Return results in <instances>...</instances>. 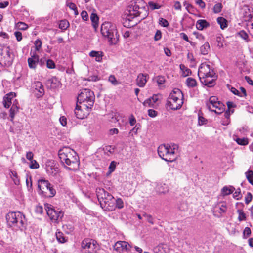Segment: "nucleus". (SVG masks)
<instances>
[{"label": "nucleus", "mask_w": 253, "mask_h": 253, "mask_svg": "<svg viewBox=\"0 0 253 253\" xmlns=\"http://www.w3.org/2000/svg\"><path fill=\"white\" fill-rule=\"evenodd\" d=\"M61 163L64 167L72 171H75L79 168V158L77 153L69 147H64L58 152Z\"/></svg>", "instance_id": "f257e3e1"}, {"label": "nucleus", "mask_w": 253, "mask_h": 253, "mask_svg": "<svg viewBox=\"0 0 253 253\" xmlns=\"http://www.w3.org/2000/svg\"><path fill=\"white\" fill-rule=\"evenodd\" d=\"M96 193L102 209L107 211H112L115 209V199L111 194L101 188H97Z\"/></svg>", "instance_id": "f03ea898"}, {"label": "nucleus", "mask_w": 253, "mask_h": 253, "mask_svg": "<svg viewBox=\"0 0 253 253\" xmlns=\"http://www.w3.org/2000/svg\"><path fill=\"white\" fill-rule=\"evenodd\" d=\"M178 149L177 144H165L160 145L157 149L160 157L167 162H172L176 160V151Z\"/></svg>", "instance_id": "7ed1b4c3"}, {"label": "nucleus", "mask_w": 253, "mask_h": 253, "mask_svg": "<svg viewBox=\"0 0 253 253\" xmlns=\"http://www.w3.org/2000/svg\"><path fill=\"white\" fill-rule=\"evenodd\" d=\"M6 219L9 226L17 227L21 231L26 229V219L22 212H9L6 214Z\"/></svg>", "instance_id": "20e7f679"}, {"label": "nucleus", "mask_w": 253, "mask_h": 253, "mask_svg": "<svg viewBox=\"0 0 253 253\" xmlns=\"http://www.w3.org/2000/svg\"><path fill=\"white\" fill-rule=\"evenodd\" d=\"M101 32L103 36L108 39L110 45H115L118 42L119 35L115 25L110 22H105L101 27Z\"/></svg>", "instance_id": "39448f33"}, {"label": "nucleus", "mask_w": 253, "mask_h": 253, "mask_svg": "<svg viewBox=\"0 0 253 253\" xmlns=\"http://www.w3.org/2000/svg\"><path fill=\"white\" fill-rule=\"evenodd\" d=\"M183 98L182 91L178 88H174L169 95L166 106L171 110L179 109L183 103Z\"/></svg>", "instance_id": "423d86ee"}, {"label": "nucleus", "mask_w": 253, "mask_h": 253, "mask_svg": "<svg viewBox=\"0 0 253 253\" xmlns=\"http://www.w3.org/2000/svg\"><path fill=\"white\" fill-rule=\"evenodd\" d=\"M142 0H138L137 1L133 3L129 6L126 13L127 16L128 20H131L134 17H140L141 19L146 17L148 15L147 12L143 6L140 7L138 4L142 2Z\"/></svg>", "instance_id": "0eeeda50"}, {"label": "nucleus", "mask_w": 253, "mask_h": 253, "mask_svg": "<svg viewBox=\"0 0 253 253\" xmlns=\"http://www.w3.org/2000/svg\"><path fill=\"white\" fill-rule=\"evenodd\" d=\"M38 187L39 194L43 197L50 198L54 197L56 194V190L47 180H39Z\"/></svg>", "instance_id": "6e6552de"}, {"label": "nucleus", "mask_w": 253, "mask_h": 253, "mask_svg": "<svg viewBox=\"0 0 253 253\" xmlns=\"http://www.w3.org/2000/svg\"><path fill=\"white\" fill-rule=\"evenodd\" d=\"M77 102L79 104H85L89 107H92L94 103L95 96L93 91L89 89L84 88L81 90L78 95Z\"/></svg>", "instance_id": "1a4fd4ad"}, {"label": "nucleus", "mask_w": 253, "mask_h": 253, "mask_svg": "<svg viewBox=\"0 0 253 253\" xmlns=\"http://www.w3.org/2000/svg\"><path fill=\"white\" fill-rule=\"evenodd\" d=\"M44 208L50 220L54 223H58L62 220L64 212L59 209L55 210L54 207L48 203L44 204Z\"/></svg>", "instance_id": "9d476101"}, {"label": "nucleus", "mask_w": 253, "mask_h": 253, "mask_svg": "<svg viewBox=\"0 0 253 253\" xmlns=\"http://www.w3.org/2000/svg\"><path fill=\"white\" fill-rule=\"evenodd\" d=\"M82 253H96V242L89 239H84L81 244Z\"/></svg>", "instance_id": "9b49d317"}, {"label": "nucleus", "mask_w": 253, "mask_h": 253, "mask_svg": "<svg viewBox=\"0 0 253 253\" xmlns=\"http://www.w3.org/2000/svg\"><path fill=\"white\" fill-rule=\"evenodd\" d=\"M91 109L92 107H89L85 104H83L81 106H79L77 104L74 110V113L78 119H83L88 116Z\"/></svg>", "instance_id": "f8f14e48"}, {"label": "nucleus", "mask_w": 253, "mask_h": 253, "mask_svg": "<svg viewBox=\"0 0 253 253\" xmlns=\"http://www.w3.org/2000/svg\"><path fill=\"white\" fill-rule=\"evenodd\" d=\"M243 9L245 11V13L244 14V20L245 21H248L250 22V25L251 26L250 32L251 35L253 37V16H252L248 6H244Z\"/></svg>", "instance_id": "ddd939ff"}, {"label": "nucleus", "mask_w": 253, "mask_h": 253, "mask_svg": "<svg viewBox=\"0 0 253 253\" xmlns=\"http://www.w3.org/2000/svg\"><path fill=\"white\" fill-rule=\"evenodd\" d=\"M46 171L50 176L60 179V171L58 167H55L53 165H46Z\"/></svg>", "instance_id": "4468645a"}, {"label": "nucleus", "mask_w": 253, "mask_h": 253, "mask_svg": "<svg viewBox=\"0 0 253 253\" xmlns=\"http://www.w3.org/2000/svg\"><path fill=\"white\" fill-rule=\"evenodd\" d=\"M213 69L211 65L207 63H202L198 69V75L199 78H203L205 74L208 71L210 73L211 69Z\"/></svg>", "instance_id": "2eb2a0df"}, {"label": "nucleus", "mask_w": 253, "mask_h": 253, "mask_svg": "<svg viewBox=\"0 0 253 253\" xmlns=\"http://www.w3.org/2000/svg\"><path fill=\"white\" fill-rule=\"evenodd\" d=\"M20 109V106L17 99H14L13 101L12 106L9 110V117L10 121H13L16 114H17Z\"/></svg>", "instance_id": "dca6fc26"}, {"label": "nucleus", "mask_w": 253, "mask_h": 253, "mask_svg": "<svg viewBox=\"0 0 253 253\" xmlns=\"http://www.w3.org/2000/svg\"><path fill=\"white\" fill-rule=\"evenodd\" d=\"M28 66L30 69H35L39 62V56L36 53H33L27 60Z\"/></svg>", "instance_id": "f3484780"}, {"label": "nucleus", "mask_w": 253, "mask_h": 253, "mask_svg": "<svg viewBox=\"0 0 253 253\" xmlns=\"http://www.w3.org/2000/svg\"><path fill=\"white\" fill-rule=\"evenodd\" d=\"M16 96V94L14 92H10L6 94L3 98L2 103L4 107L6 108H8L12 103V100Z\"/></svg>", "instance_id": "a211bd4d"}, {"label": "nucleus", "mask_w": 253, "mask_h": 253, "mask_svg": "<svg viewBox=\"0 0 253 253\" xmlns=\"http://www.w3.org/2000/svg\"><path fill=\"white\" fill-rule=\"evenodd\" d=\"M217 78V77L215 78L212 77L211 78H206L205 79H200V80L201 83L204 85L209 87H211L215 85Z\"/></svg>", "instance_id": "6ab92c4d"}, {"label": "nucleus", "mask_w": 253, "mask_h": 253, "mask_svg": "<svg viewBox=\"0 0 253 253\" xmlns=\"http://www.w3.org/2000/svg\"><path fill=\"white\" fill-rule=\"evenodd\" d=\"M159 99V95L157 94L153 95L152 97L146 99L143 103L145 106L153 107L155 103H156Z\"/></svg>", "instance_id": "aec40b11"}, {"label": "nucleus", "mask_w": 253, "mask_h": 253, "mask_svg": "<svg viewBox=\"0 0 253 253\" xmlns=\"http://www.w3.org/2000/svg\"><path fill=\"white\" fill-rule=\"evenodd\" d=\"M147 76V74H143L142 73L139 74L137 76V78L136 80V84L140 87H144L147 82L146 78Z\"/></svg>", "instance_id": "412c9836"}, {"label": "nucleus", "mask_w": 253, "mask_h": 253, "mask_svg": "<svg viewBox=\"0 0 253 253\" xmlns=\"http://www.w3.org/2000/svg\"><path fill=\"white\" fill-rule=\"evenodd\" d=\"M210 23L204 19H199L197 20L196 24V28L199 30H203V29L210 27Z\"/></svg>", "instance_id": "4be33fe9"}, {"label": "nucleus", "mask_w": 253, "mask_h": 253, "mask_svg": "<svg viewBox=\"0 0 253 253\" xmlns=\"http://www.w3.org/2000/svg\"><path fill=\"white\" fill-rule=\"evenodd\" d=\"M115 246H116L117 250H119V248H121L122 250L129 251L131 248V246L126 242L119 241H118Z\"/></svg>", "instance_id": "5701e85b"}, {"label": "nucleus", "mask_w": 253, "mask_h": 253, "mask_svg": "<svg viewBox=\"0 0 253 253\" xmlns=\"http://www.w3.org/2000/svg\"><path fill=\"white\" fill-rule=\"evenodd\" d=\"M89 55L90 57H95L96 61L101 62L102 60V57L104 56V53L102 51L92 50L89 53Z\"/></svg>", "instance_id": "b1692460"}, {"label": "nucleus", "mask_w": 253, "mask_h": 253, "mask_svg": "<svg viewBox=\"0 0 253 253\" xmlns=\"http://www.w3.org/2000/svg\"><path fill=\"white\" fill-rule=\"evenodd\" d=\"M47 84L50 88H56L59 86L60 81L56 77H53L47 81Z\"/></svg>", "instance_id": "393cba45"}, {"label": "nucleus", "mask_w": 253, "mask_h": 253, "mask_svg": "<svg viewBox=\"0 0 253 253\" xmlns=\"http://www.w3.org/2000/svg\"><path fill=\"white\" fill-rule=\"evenodd\" d=\"M217 101H218V99L216 97H211L209 98V101L206 103V106L207 108L211 111L213 110V109H212V106L213 105H214Z\"/></svg>", "instance_id": "a878e982"}, {"label": "nucleus", "mask_w": 253, "mask_h": 253, "mask_svg": "<svg viewBox=\"0 0 253 253\" xmlns=\"http://www.w3.org/2000/svg\"><path fill=\"white\" fill-rule=\"evenodd\" d=\"M210 49V46L208 42H206L200 47V52L203 55H207Z\"/></svg>", "instance_id": "bb28decb"}, {"label": "nucleus", "mask_w": 253, "mask_h": 253, "mask_svg": "<svg viewBox=\"0 0 253 253\" xmlns=\"http://www.w3.org/2000/svg\"><path fill=\"white\" fill-rule=\"evenodd\" d=\"M90 19L92 23V25L94 28H96L98 26L99 18L96 13H91L90 15Z\"/></svg>", "instance_id": "cd10ccee"}, {"label": "nucleus", "mask_w": 253, "mask_h": 253, "mask_svg": "<svg viewBox=\"0 0 253 253\" xmlns=\"http://www.w3.org/2000/svg\"><path fill=\"white\" fill-rule=\"evenodd\" d=\"M235 190V188L233 186L228 187L227 186H224L221 190V192L223 195H228L232 193Z\"/></svg>", "instance_id": "c85d7f7f"}, {"label": "nucleus", "mask_w": 253, "mask_h": 253, "mask_svg": "<svg viewBox=\"0 0 253 253\" xmlns=\"http://www.w3.org/2000/svg\"><path fill=\"white\" fill-rule=\"evenodd\" d=\"M156 190L159 193H165L168 191L167 186L165 184L160 183L157 185Z\"/></svg>", "instance_id": "c756f323"}, {"label": "nucleus", "mask_w": 253, "mask_h": 253, "mask_svg": "<svg viewBox=\"0 0 253 253\" xmlns=\"http://www.w3.org/2000/svg\"><path fill=\"white\" fill-rule=\"evenodd\" d=\"M115 149V147L110 145L106 146L103 148L104 153L108 156L113 154L114 152Z\"/></svg>", "instance_id": "7c9ffc66"}, {"label": "nucleus", "mask_w": 253, "mask_h": 253, "mask_svg": "<svg viewBox=\"0 0 253 253\" xmlns=\"http://www.w3.org/2000/svg\"><path fill=\"white\" fill-rule=\"evenodd\" d=\"M217 23L220 25L222 29H225L227 26V20L222 17H219L217 19Z\"/></svg>", "instance_id": "2f4dec72"}, {"label": "nucleus", "mask_w": 253, "mask_h": 253, "mask_svg": "<svg viewBox=\"0 0 253 253\" xmlns=\"http://www.w3.org/2000/svg\"><path fill=\"white\" fill-rule=\"evenodd\" d=\"M186 84L189 87H194L197 86V82L195 79L189 77L186 79Z\"/></svg>", "instance_id": "473e14b6"}, {"label": "nucleus", "mask_w": 253, "mask_h": 253, "mask_svg": "<svg viewBox=\"0 0 253 253\" xmlns=\"http://www.w3.org/2000/svg\"><path fill=\"white\" fill-rule=\"evenodd\" d=\"M180 69L183 72V75L184 77H186L191 74V71L190 69L186 67L183 64L180 65Z\"/></svg>", "instance_id": "72a5a7b5"}, {"label": "nucleus", "mask_w": 253, "mask_h": 253, "mask_svg": "<svg viewBox=\"0 0 253 253\" xmlns=\"http://www.w3.org/2000/svg\"><path fill=\"white\" fill-rule=\"evenodd\" d=\"M10 176L12 177V180L14 183V184L16 185H18L20 184V180L18 178L17 173L15 171H10Z\"/></svg>", "instance_id": "f704fd0d"}, {"label": "nucleus", "mask_w": 253, "mask_h": 253, "mask_svg": "<svg viewBox=\"0 0 253 253\" xmlns=\"http://www.w3.org/2000/svg\"><path fill=\"white\" fill-rule=\"evenodd\" d=\"M69 23L67 20H62L60 21L59 28L62 30H66L69 27Z\"/></svg>", "instance_id": "c9c22d12"}, {"label": "nucleus", "mask_w": 253, "mask_h": 253, "mask_svg": "<svg viewBox=\"0 0 253 253\" xmlns=\"http://www.w3.org/2000/svg\"><path fill=\"white\" fill-rule=\"evenodd\" d=\"M56 237L57 241L60 243H63L66 241L65 237L64 236V234L62 232H57L56 233Z\"/></svg>", "instance_id": "e433bc0d"}, {"label": "nucleus", "mask_w": 253, "mask_h": 253, "mask_svg": "<svg viewBox=\"0 0 253 253\" xmlns=\"http://www.w3.org/2000/svg\"><path fill=\"white\" fill-rule=\"evenodd\" d=\"M245 174L249 183L253 185V171L249 170L245 173Z\"/></svg>", "instance_id": "4c0bfd02"}, {"label": "nucleus", "mask_w": 253, "mask_h": 253, "mask_svg": "<svg viewBox=\"0 0 253 253\" xmlns=\"http://www.w3.org/2000/svg\"><path fill=\"white\" fill-rule=\"evenodd\" d=\"M178 209L181 211H185L188 209L187 204L185 201H181L178 204Z\"/></svg>", "instance_id": "58836bf2"}, {"label": "nucleus", "mask_w": 253, "mask_h": 253, "mask_svg": "<svg viewBox=\"0 0 253 253\" xmlns=\"http://www.w3.org/2000/svg\"><path fill=\"white\" fill-rule=\"evenodd\" d=\"M216 77H217V76L216 75L215 72L214 71L213 69H212L210 71V73H209L208 71L206 72L205 75L203 76V79H205L206 78H211L212 77L215 78ZM201 78H199L200 79Z\"/></svg>", "instance_id": "ea45409f"}, {"label": "nucleus", "mask_w": 253, "mask_h": 253, "mask_svg": "<svg viewBox=\"0 0 253 253\" xmlns=\"http://www.w3.org/2000/svg\"><path fill=\"white\" fill-rule=\"evenodd\" d=\"M237 212L239 214L238 219L239 221H245L246 219V215L242 210H238Z\"/></svg>", "instance_id": "a19ab883"}, {"label": "nucleus", "mask_w": 253, "mask_h": 253, "mask_svg": "<svg viewBox=\"0 0 253 253\" xmlns=\"http://www.w3.org/2000/svg\"><path fill=\"white\" fill-rule=\"evenodd\" d=\"M235 141L239 145L243 146L247 145L249 143L248 139L245 138H237L236 139Z\"/></svg>", "instance_id": "79ce46f5"}, {"label": "nucleus", "mask_w": 253, "mask_h": 253, "mask_svg": "<svg viewBox=\"0 0 253 253\" xmlns=\"http://www.w3.org/2000/svg\"><path fill=\"white\" fill-rule=\"evenodd\" d=\"M16 27L19 30H25L28 28V26L22 22H18L16 24Z\"/></svg>", "instance_id": "37998d69"}, {"label": "nucleus", "mask_w": 253, "mask_h": 253, "mask_svg": "<svg viewBox=\"0 0 253 253\" xmlns=\"http://www.w3.org/2000/svg\"><path fill=\"white\" fill-rule=\"evenodd\" d=\"M216 41L217 43V46L219 48H222L223 47L224 39L222 36L220 35L217 36Z\"/></svg>", "instance_id": "c03bdc74"}, {"label": "nucleus", "mask_w": 253, "mask_h": 253, "mask_svg": "<svg viewBox=\"0 0 253 253\" xmlns=\"http://www.w3.org/2000/svg\"><path fill=\"white\" fill-rule=\"evenodd\" d=\"M219 210L218 212L220 213H224L227 211V206L226 204L224 202H221L219 205Z\"/></svg>", "instance_id": "a18cd8bd"}, {"label": "nucleus", "mask_w": 253, "mask_h": 253, "mask_svg": "<svg viewBox=\"0 0 253 253\" xmlns=\"http://www.w3.org/2000/svg\"><path fill=\"white\" fill-rule=\"evenodd\" d=\"M238 35L239 36L243 39L245 40L247 42H249V36L248 34L244 30L240 31L238 33Z\"/></svg>", "instance_id": "49530a36"}, {"label": "nucleus", "mask_w": 253, "mask_h": 253, "mask_svg": "<svg viewBox=\"0 0 253 253\" xmlns=\"http://www.w3.org/2000/svg\"><path fill=\"white\" fill-rule=\"evenodd\" d=\"M222 8V5L221 3H218L215 4L213 7V9L214 13H218L220 12L221 11Z\"/></svg>", "instance_id": "de8ad7c7"}, {"label": "nucleus", "mask_w": 253, "mask_h": 253, "mask_svg": "<svg viewBox=\"0 0 253 253\" xmlns=\"http://www.w3.org/2000/svg\"><path fill=\"white\" fill-rule=\"evenodd\" d=\"M116 206L115 205V208L116 207L119 209H122L124 207V202L122 199L118 198L116 200Z\"/></svg>", "instance_id": "09e8293b"}, {"label": "nucleus", "mask_w": 253, "mask_h": 253, "mask_svg": "<svg viewBox=\"0 0 253 253\" xmlns=\"http://www.w3.org/2000/svg\"><path fill=\"white\" fill-rule=\"evenodd\" d=\"M142 215L143 217L146 218L147 221L149 223L154 224V219L151 215L148 214L146 213H144Z\"/></svg>", "instance_id": "8fccbe9b"}, {"label": "nucleus", "mask_w": 253, "mask_h": 253, "mask_svg": "<svg viewBox=\"0 0 253 253\" xmlns=\"http://www.w3.org/2000/svg\"><path fill=\"white\" fill-rule=\"evenodd\" d=\"M46 66L49 69H54L55 68V64L52 60L48 59L46 61Z\"/></svg>", "instance_id": "3c124183"}, {"label": "nucleus", "mask_w": 253, "mask_h": 253, "mask_svg": "<svg viewBox=\"0 0 253 253\" xmlns=\"http://www.w3.org/2000/svg\"><path fill=\"white\" fill-rule=\"evenodd\" d=\"M251 234V230L249 227H246L243 231V237L244 238H248Z\"/></svg>", "instance_id": "603ef678"}, {"label": "nucleus", "mask_w": 253, "mask_h": 253, "mask_svg": "<svg viewBox=\"0 0 253 253\" xmlns=\"http://www.w3.org/2000/svg\"><path fill=\"white\" fill-rule=\"evenodd\" d=\"M29 167L32 169H36L39 167V165L36 160H33L30 162Z\"/></svg>", "instance_id": "864d4df0"}, {"label": "nucleus", "mask_w": 253, "mask_h": 253, "mask_svg": "<svg viewBox=\"0 0 253 253\" xmlns=\"http://www.w3.org/2000/svg\"><path fill=\"white\" fill-rule=\"evenodd\" d=\"M63 228L67 233H70L74 230L73 227L71 225H64L63 226Z\"/></svg>", "instance_id": "5fc2aeb1"}, {"label": "nucleus", "mask_w": 253, "mask_h": 253, "mask_svg": "<svg viewBox=\"0 0 253 253\" xmlns=\"http://www.w3.org/2000/svg\"><path fill=\"white\" fill-rule=\"evenodd\" d=\"M26 185L29 191L32 190V178L30 177L29 179L27 178L26 180Z\"/></svg>", "instance_id": "6e6d98bb"}, {"label": "nucleus", "mask_w": 253, "mask_h": 253, "mask_svg": "<svg viewBox=\"0 0 253 253\" xmlns=\"http://www.w3.org/2000/svg\"><path fill=\"white\" fill-rule=\"evenodd\" d=\"M148 4L152 10L158 9L161 7L160 5L152 1L149 2Z\"/></svg>", "instance_id": "4d7b16f0"}, {"label": "nucleus", "mask_w": 253, "mask_h": 253, "mask_svg": "<svg viewBox=\"0 0 253 253\" xmlns=\"http://www.w3.org/2000/svg\"><path fill=\"white\" fill-rule=\"evenodd\" d=\"M35 48L37 51H39L42 46V42L40 40L37 39L35 41L34 43Z\"/></svg>", "instance_id": "13d9d810"}, {"label": "nucleus", "mask_w": 253, "mask_h": 253, "mask_svg": "<svg viewBox=\"0 0 253 253\" xmlns=\"http://www.w3.org/2000/svg\"><path fill=\"white\" fill-rule=\"evenodd\" d=\"M217 108H220V111L222 110V103L217 101L214 105H213L212 109L216 110Z\"/></svg>", "instance_id": "bf43d9fd"}, {"label": "nucleus", "mask_w": 253, "mask_h": 253, "mask_svg": "<svg viewBox=\"0 0 253 253\" xmlns=\"http://www.w3.org/2000/svg\"><path fill=\"white\" fill-rule=\"evenodd\" d=\"M159 24L164 27H167L169 26L168 21L166 19L163 18H161L159 19Z\"/></svg>", "instance_id": "052dcab7"}, {"label": "nucleus", "mask_w": 253, "mask_h": 253, "mask_svg": "<svg viewBox=\"0 0 253 253\" xmlns=\"http://www.w3.org/2000/svg\"><path fill=\"white\" fill-rule=\"evenodd\" d=\"M253 196L251 193L248 192L245 198V203L248 204L252 200Z\"/></svg>", "instance_id": "680f3d73"}, {"label": "nucleus", "mask_w": 253, "mask_h": 253, "mask_svg": "<svg viewBox=\"0 0 253 253\" xmlns=\"http://www.w3.org/2000/svg\"><path fill=\"white\" fill-rule=\"evenodd\" d=\"M109 81L113 85H117L118 84L115 77L114 75H110L109 77Z\"/></svg>", "instance_id": "e2e57ef3"}, {"label": "nucleus", "mask_w": 253, "mask_h": 253, "mask_svg": "<svg viewBox=\"0 0 253 253\" xmlns=\"http://www.w3.org/2000/svg\"><path fill=\"white\" fill-rule=\"evenodd\" d=\"M162 37V33L160 30H157L155 36H154V40L157 41L161 39Z\"/></svg>", "instance_id": "0e129e2a"}, {"label": "nucleus", "mask_w": 253, "mask_h": 253, "mask_svg": "<svg viewBox=\"0 0 253 253\" xmlns=\"http://www.w3.org/2000/svg\"><path fill=\"white\" fill-rule=\"evenodd\" d=\"M233 197L237 200L241 198V190L240 189H238L233 194Z\"/></svg>", "instance_id": "69168bd1"}, {"label": "nucleus", "mask_w": 253, "mask_h": 253, "mask_svg": "<svg viewBox=\"0 0 253 253\" xmlns=\"http://www.w3.org/2000/svg\"><path fill=\"white\" fill-rule=\"evenodd\" d=\"M59 121L61 125L63 126H65L67 125V118L65 116L60 117Z\"/></svg>", "instance_id": "338daca9"}, {"label": "nucleus", "mask_w": 253, "mask_h": 253, "mask_svg": "<svg viewBox=\"0 0 253 253\" xmlns=\"http://www.w3.org/2000/svg\"><path fill=\"white\" fill-rule=\"evenodd\" d=\"M14 35L16 37L17 40L19 42L22 39V33L19 31H16L14 32Z\"/></svg>", "instance_id": "774afa93"}]
</instances>
